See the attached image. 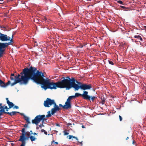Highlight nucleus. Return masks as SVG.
<instances>
[{"label": "nucleus", "mask_w": 146, "mask_h": 146, "mask_svg": "<svg viewBox=\"0 0 146 146\" xmlns=\"http://www.w3.org/2000/svg\"><path fill=\"white\" fill-rule=\"evenodd\" d=\"M44 77L42 72L37 70L36 68L32 66L29 68L27 67L17 76H14L15 81L11 84V86L21 82L26 84L31 79L37 84H41V87L44 89L43 86H45L46 79L44 78Z\"/></svg>", "instance_id": "1"}, {"label": "nucleus", "mask_w": 146, "mask_h": 146, "mask_svg": "<svg viewBox=\"0 0 146 146\" xmlns=\"http://www.w3.org/2000/svg\"><path fill=\"white\" fill-rule=\"evenodd\" d=\"M67 79H64L62 80L61 81L57 82H50L51 80L47 78L45 80V86H43L45 90L47 89H56L57 87L60 88H66L69 90L72 88H74L76 91L78 85L75 83V80L73 78L71 79L68 77H66Z\"/></svg>", "instance_id": "2"}, {"label": "nucleus", "mask_w": 146, "mask_h": 146, "mask_svg": "<svg viewBox=\"0 0 146 146\" xmlns=\"http://www.w3.org/2000/svg\"><path fill=\"white\" fill-rule=\"evenodd\" d=\"M46 120V119L45 115H39L36 116L35 119L32 120V123L33 124H35L36 125H37L41 121H44Z\"/></svg>", "instance_id": "3"}, {"label": "nucleus", "mask_w": 146, "mask_h": 146, "mask_svg": "<svg viewBox=\"0 0 146 146\" xmlns=\"http://www.w3.org/2000/svg\"><path fill=\"white\" fill-rule=\"evenodd\" d=\"M83 92L84 93L82 94L79 93H76L75 94V97H77L80 96H82L83 99L90 101V96L88 95V92L87 91H84Z\"/></svg>", "instance_id": "4"}, {"label": "nucleus", "mask_w": 146, "mask_h": 146, "mask_svg": "<svg viewBox=\"0 0 146 146\" xmlns=\"http://www.w3.org/2000/svg\"><path fill=\"white\" fill-rule=\"evenodd\" d=\"M92 88V85L91 84H87L83 83L80 86H78L76 91H78L79 89L80 88L82 90H90Z\"/></svg>", "instance_id": "5"}, {"label": "nucleus", "mask_w": 146, "mask_h": 146, "mask_svg": "<svg viewBox=\"0 0 146 146\" xmlns=\"http://www.w3.org/2000/svg\"><path fill=\"white\" fill-rule=\"evenodd\" d=\"M54 101L53 100L47 98L44 101V106L46 107H49L54 103Z\"/></svg>", "instance_id": "6"}, {"label": "nucleus", "mask_w": 146, "mask_h": 146, "mask_svg": "<svg viewBox=\"0 0 146 146\" xmlns=\"http://www.w3.org/2000/svg\"><path fill=\"white\" fill-rule=\"evenodd\" d=\"M7 42H0V57L1 56L5 51V48L7 47L8 45Z\"/></svg>", "instance_id": "7"}, {"label": "nucleus", "mask_w": 146, "mask_h": 146, "mask_svg": "<svg viewBox=\"0 0 146 146\" xmlns=\"http://www.w3.org/2000/svg\"><path fill=\"white\" fill-rule=\"evenodd\" d=\"M11 38L6 35H5L3 34L0 33V40L2 41H6L9 40Z\"/></svg>", "instance_id": "8"}, {"label": "nucleus", "mask_w": 146, "mask_h": 146, "mask_svg": "<svg viewBox=\"0 0 146 146\" xmlns=\"http://www.w3.org/2000/svg\"><path fill=\"white\" fill-rule=\"evenodd\" d=\"M71 108V105L70 102L66 101L65 103V105L63 106V108L65 109H70Z\"/></svg>", "instance_id": "9"}, {"label": "nucleus", "mask_w": 146, "mask_h": 146, "mask_svg": "<svg viewBox=\"0 0 146 146\" xmlns=\"http://www.w3.org/2000/svg\"><path fill=\"white\" fill-rule=\"evenodd\" d=\"M6 99L7 100V103L8 104L9 108H11L14 106V104L13 102H11L9 101L8 98H6Z\"/></svg>", "instance_id": "10"}, {"label": "nucleus", "mask_w": 146, "mask_h": 146, "mask_svg": "<svg viewBox=\"0 0 146 146\" xmlns=\"http://www.w3.org/2000/svg\"><path fill=\"white\" fill-rule=\"evenodd\" d=\"M25 134L21 135L20 137V138L18 140L19 141H21L22 142L25 143Z\"/></svg>", "instance_id": "11"}, {"label": "nucleus", "mask_w": 146, "mask_h": 146, "mask_svg": "<svg viewBox=\"0 0 146 146\" xmlns=\"http://www.w3.org/2000/svg\"><path fill=\"white\" fill-rule=\"evenodd\" d=\"M20 113L21 115H23V116L24 119L26 121V122L28 123V124H30L31 123V122L29 121V118L28 117L26 116L23 113Z\"/></svg>", "instance_id": "12"}, {"label": "nucleus", "mask_w": 146, "mask_h": 146, "mask_svg": "<svg viewBox=\"0 0 146 146\" xmlns=\"http://www.w3.org/2000/svg\"><path fill=\"white\" fill-rule=\"evenodd\" d=\"M17 113H20L18 111H12L11 112H7V114H9L11 116H12L16 115Z\"/></svg>", "instance_id": "13"}, {"label": "nucleus", "mask_w": 146, "mask_h": 146, "mask_svg": "<svg viewBox=\"0 0 146 146\" xmlns=\"http://www.w3.org/2000/svg\"><path fill=\"white\" fill-rule=\"evenodd\" d=\"M4 106L5 105H4L3 106L0 107V111L3 112L4 113L7 114V112L5 111Z\"/></svg>", "instance_id": "14"}, {"label": "nucleus", "mask_w": 146, "mask_h": 146, "mask_svg": "<svg viewBox=\"0 0 146 146\" xmlns=\"http://www.w3.org/2000/svg\"><path fill=\"white\" fill-rule=\"evenodd\" d=\"M53 105H54V108L55 109H56L58 111L59 110H60V108L54 102V103L53 104Z\"/></svg>", "instance_id": "15"}, {"label": "nucleus", "mask_w": 146, "mask_h": 146, "mask_svg": "<svg viewBox=\"0 0 146 146\" xmlns=\"http://www.w3.org/2000/svg\"><path fill=\"white\" fill-rule=\"evenodd\" d=\"M134 37L135 38H137L138 40H140L141 41H143V39L139 35H135L134 36Z\"/></svg>", "instance_id": "16"}, {"label": "nucleus", "mask_w": 146, "mask_h": 146, "mask_svg": "<svg viewBox=\"0 0 146 146\" xmlns=\"http://www.w3.org/2000/svg\"><path fill=\"white\" fill-rule=\"evenodd\" d=\"M57 111H58V110L55 109L54 108L52 109L51 110V114L52 115H53L54 113L56 112Z\"/></svg>", "instance_id": "17"}, {"label": "nucleus", "mask_w": 146, "mask_h": 146, "mask_svg": "<svg viewBox=\"0 0 146 146\" xmlns=\"http://www.w3.org/2000/svg\"><path fill=\"white\" fill-rule=\"evenodd\" d=\"M69 137L68 138L69 139H71L72 138H73L75 139L77 141H78V138H77V137H75V136H73L72 135H69L67 137Z\"/></svg>", "instance_id": "18"}, {"label": "nucleus", "mask_w": 146, "mask_h": 146, "mask_svg": "<svg viewBox=\"0 0 146 146\" xmlns=\"http://www.w3.org/2000/svg\"><path fill=\"white\" fill-rule=\"evenodd\" d=\"M5 83L3 81L1 80L0 81V86L3 87H5L4 86Z\"/></svg>", "instance_id": "19"}, {"label": "nucleus", "mask_w": 146, "mask_h": 146, "mask_svg": "<svg viewBox=\"0 0 146 146\" xmlns=\"http://www.w3.org/2000/svg\"><path fill=\"white\" fill-rule=\"evenodd\" d=\"M29 138L32 141H35L36 139L35 137L33 136H31Z\"/></svg>", "instance_id": "20"}, {"label": "nucleus", "mask_w": 146, "mask_h": 146, "mask_svg": "<svg viewBox=\"0 0 146 146\" xmlns=\"http://www.w3.org/2000/svg\"><path fill=\"white\" fill-rule=\"evenodd\" d=\"M14 35V34H13L12 35V38L10 40V42H9V43H7L8 44V45H9V44H10V42H13V35ZM8 46H7V47Z\"/></svg>", "instance_id": "21"}, {"label": "nucleus", "mask_w": 146, "mask_h": 146, "mask_svg": "<svg viewBox=\"0 0 146 146\" xmlns=\"http://www.w3.org/2000/svg\"><path fill=\"white\" fill-rule=\"evenodd\" d=\"M96 96L90 97V100H91L93 102L95 98H97Z\"/></svg>", "instance_id": "22"}, {"label": "nucleus", "mask_w": 146, "mask_h": 146, "mask_svg": "<svg viewBox=\"0 0 146 146\" xmlns=\"http://www.w3.org/2000/svg\"><path fill=\"white\" fill-rule=\"evenodd\" d=\"M48 114L47 115H46L45 116V117H50L51 116V114H50V111H49L48 112Z\"/></svg>", "instance_id": "23"}, {"label": "nucleus", "mask_w": 146, "mask_h": 146, "mask_svg": "<svg viewBox=\"0 0 146 146\" xmlns=\"http://www.w3.org/2000/svg\"><path fill=\"white\" fill-rule=\"evenodd\" d=\"M101 100H102V101L101 102V103L102 104H104L105 103V100L104 98H103L102 99V98H101Z\"/></svg>", "instance_id": "24"}, {"label": "nucleus", "mask_w": 146, "mask_h": 146, "mask_svg": "<svg viewBox=\"0 0 146 146\" xmlns=\"http://www.w3.org/2000/svg\"><path fill=\"white\" fill-rule=\"evenodd\" d=\"M22 133L21 135L23 134H25V128H23L21 130Z\"/></svg>", "instance_id": "25"}, {"label": "nucleus", "mask_w": 146, "mask_h": 146, "mask_svg": "<svg viewBox=\"0 0 146 146\" xmlns=\"http://www.w3.org/2000/svg\"><path fill=\"white\" fill-rule=\"evenodd\" d=\"M120 7L121 8H123V9H124V10L125 11H127V10L126 9H129L128 8V7H125V6H120Z\"/></svg>", "instance_id": "26"}, {"label": "nucleus", "mask_w": 146, "mask_h": 146, "mask_svg": "<svg viewBox=\"0 0 146 146\" xmlns=\"http://www.w3.org/2000/svg\"><path fill=\"white\" fill-rule=\"evenodd\" d=\"M117 2L119 4H122V5H124V4H123V3L121 1L118 0V1H117Z\"/></svg>", "instance_id": "27"}, {"label": "nucleus", "mask_w": 146, "mask_h": 146, "mask_svg": "<svg viewBox=\"0 0 146 146\" xmlns=\"http://www.w3.org/2000/svg\"><path fill=\"white\" fill-rule=\"evenodd\" d=\"M41 132H44L45 135L47 134V132L45 130H44V129H42L41 130Z\"/></svg>", "instance_id": "28"}, {"label": "nucleus", "mask_w": 146, "mask_h": 146, "mask_svg": "<svg viewBox=\"0 0 146 146\" xmlns=\"http://www.w3.org/2000/svg\"><path fill=\"white\" fill-rule=\"evenodd\" d=\"M64 135H67L69 134V133L67 132V131H64Z\"/></svg>", "instance_id": "29"}, {"label": "nucleus", "mask_w": 146, "mask_h": 146, "mask_svg": "<svg viewBox=\"0 0 146 146\" xmlns=\"http://www.w3.org/2000/svg\"><path fill=\"white\" fill-rule=\"evenodd\" d=\"M71 98H70V97L69 96L67 100L66 101H68V102H70V100L71 99Z\"/></svg>", "instance_id": "30"}, {"label": "nucleus", "mask_w": 146, "mask_h": 146, "mask_svg": "<svg viewBox=\"0 0 146 146\" xmlns=\"http://www.w3.org/2000/svg\"><path fill=\"white\" fill-rule=\"evenodd\" d=\"M108 62H109V63L110 64H111L112 65H114V63H113V62L112 61H110V60H109L108 61Z\"/></svg>", "instance_id": "31"}, {"label": "nucleus", "mask_w": 146, "mask_h": 146, "mask_svg": "<svg viewBox=\"0 0 146 146\" xmlns=\"http://www.w3.org/2000/svg\"><path fill=\"white\" fill-rule=\"evenodd\" d=\"M83 84V83H81L80 82H78V84H78V85H79V86H80L82 84Z\"/></svg>", "instance_id": "32"}, {"label": "nucleus", "mask_w": 146, "mask_h": 146, "mask_svg": "<svg viewBox=\"0 0 146 146\" xmlns=\"http://www.w3.org/2000/svg\"><path fill=\"white\" fill-rule=\"evenodd\" d=\"M28 124V123L27 124H25L24 125V127H25V128H26V127H28V124Z\"/></svg>", "instance_id": "33"}, {"label": "nucleus", "mask_w": 146, "mask_h": 146, "mask_svg": "<svg viewBox=\"0 0 146 146\" xmlns=\"http://www.w3.org/2000/svg\"><path fill=\"white\" fill-rule=\"evenodd\" d=\"M25 143L22 142V144L20 146H25Z\"/></svg>", "instance_id": "34"}, {"label": "nucleus", "mask_w": 146, "mask_h": 146, "mask_svg": "<svg viewBox=\"0 0 146 146\" xmlns=\"http://www.w3.org/2000/svg\"><path fill=\"white\" fill-rule=\"evenodd\" d=\"M42 19L43 20L45 21H46L47 20L46 18L45 17H43V18H42Z\"/></svg>", "instance_id": "35"}, {"label": "nucleus", "mask_w": 146, "mask_h": 146, "mask_svg": "<svg viewBox=\"0 0 146 146\" xmlns=\"http://www.w3.org/2000/svg\"><path fill=\"white\" fill-rule=\"evenodd\" d=\"M119 120L120 121H121L122 120V117L120 115H119Z\"/></svg>", "instance_id": "36"}, {"label": "nucleus", "mask_w": 146, "mask_h": 146, "mask_svg": "<svg viewBox=\"0 0 146 146\" xmlns=\"http://www.w3.org/2000/svg\"><path fill=\"white\" fill-rule=\"evenodd\" d=\"M10 78L11 80H14V78L13 76H11Z\"/></svg>", "instance_id": "37"}, {"label": "nucleus", "mask_w": 146, "mask_h": 146, "mask_svg": "<svg viewBox=\"0 0 146 146\" xmlns=\"http://www.w3.org/2000/svg\"><path fill=\"white\" fill-rule=\"evenodd\" d=\"M70 98H71V99L74 98H76V97L75 96V95L71 96H70Z\"/></svg>", "instance_id": "38"}, {"label": "nucleus", "mask_w": 146, "mask_h": 146, "mask_svg": "<svg viewBox=\"0 0 146 146\" xmlns=\"http://www.w3.org/2000/svg\"><path fill=\"white\" fill-rule=\"evenodd\" d=\"M4 108H5V109H9L10 108H8L7 107V106H4Z\"/></svg>", "instance_id": "39"}, {"label": "nucleus", "mask_w": 146, "mask_h": 146, "mask_svg": "<svg viewBox=\"0 0 146 146\" xmlns=\"http://www.w3.org/2000/svg\"><path fill=\"white\" fill-rule=\"evenodd\" d=\"M8 85H9L7 83V82L6 84H4V86H5V87H6Z\"/></svg>", "instance_id": "40"}, {"label": "nucleus", "mask_w": 146, "mask_h": 146, "mask_svg": "<svg viewBox=\"0 0 146 146\" xmlns=\"http://www.w3.org/2000/svg\"><path fill=\"white\" fill-rule=\"evenodd\" d=\"M14 108L17 109L18 108H19V107L17 106H15V107H14Z\"/></svg>", "instance_id": "41"}, {"label": "nucleus", "mask_w": 146, "mask_h": 146, "mask_svg": "<svg viewBox=\"0 0 146 146\" xmlns=\"http://www.w3.org/2000/svg\"><path fill=\"white\" fill-rule=\"evenodd\" d=\"M25 134L27 135L28 136H29L30 135V134L29 133H25Z\"/></svg>", "instance_id": "42"}, {"label": "nucleus", "mask_w": 146, "mask_h": 146, "mask_svg": "<svg viewBox=\"0 0 146 146\" xmlns=\"http://www.w3.org/2000/svg\"><path fill=\"white\" fill-rule=\"evenodd\" d=\"M11 76H14H14H15L14 75V74H11Z\"/></svg>", "instance_id": "43"}, {"label": "nucleus", "mask_w": 146, "mask_h": 146, "mask_svg": "<svg viewBox=\"0 0 146 146\" xmlns=\"http://www.w3.org/2000/svg\"><path fill=\"white\" fill-rule=\"evenodd\" d=\"M7 83H8L9 84H10V83H11V82H10V81H8V82H7Z\"/></svg>", "instance_id": "44"}, {"label": "nucleus", "mask_w": 146, "mask_h": 146, "mask_svg": "<svg viewBox=\"0 0 146 146\" xmlns=\"http://www.w3.org/2000/svg\"><path fill=\"white\" fill-rule=\"evenodd\" d=\"M59 106L62 107L63 108V106H62L61 104H59Z\"/></svg>", "instance_id": "45"}, {"label": "nucleus", "mask_w": 146, "mask_h": 146, "mask_svg": "<svg viewBox=\"0 0 146 146\" xmlns=\"http://www.w3.org/2000/svg\"><path fill=\"white\" fill-rule=\"evenodd\" d=\"M28 138V137H25V140H26V139H27Z\"/></svg>", "instance_id": "46"}, {"label": "nucleus", "mask_w": 146, "mask_h": 146, "mask_svg": "<svg viewBox=\"0 0 146 146\" xmlns=\"http://www.w3.org/2000/svg\"><path fill=\"white\" fill-rule=\"evenodd\" d=\"M78 142H79V143L80 144H81L82 145V141L80 142H78Z\"/></svg>", "instance_id": "47"}, {"label": "nucleus", "mask_w": 146, "mask_h": 146, "mask_svg": "<svg viewBox=\"0 0 146 146\" xmlns=\"http://www.w3.org/2000/svg\"><path fill=\"white\" fill-rule=\"evenodd\" d=\"M82 127L83 128H84L85 127V126L84 125H82Z\"/></svg>", "instance_id": "48"}, {"label": "nucleus", "mask_w": 146, "mask_h": 146, "mask_svg": "<svg viewBox=\"0 0 146 146\" xmlns=\"http://www.w3.org/2000/svg\"><path fill=\"white\" fill-rule=\"evenodd\" d=\"M71 125V123H68V125Z\"/></svg>", "instance_id": "49"}, {"label": "nucleus", "mask_w": 146, "mask_h": 146, "mask_svg": "<svg viewBox=\"0 0 146 146\" xmlns=\"http://www.w3.org/2000/svg\"><path fill=\"white\" fill-rule=\"evenodd\" d=\"M56 126H60V125L58 124H56Z\"/></svg>", "instance_id": "50"}, {"label": "nucleus", "mask_w": 146, "mask_h": 146, "mask_svg": "<svg viewBox=\"0 0 146 146\" xmlns=\"http://www.w3.org/2000/svg\"><path fill=\"white\" fill-rule=\"evenodd\" d=\"M2 103H0V107H2L3 106H2Z\"/></svg>", "instance_id": "51"}, {"label": "nucleus", "mask_w": 146, "mask_h": 146, "mask_svg": "<svg viewBox=\"0 0 146 146\" xmlns=\"http://www.w3.org/2000/svg\"><path fill=\"white\" fill-rule=\"evenodd\" d=\"M135 143V142L134 141V140H133V144H134Z\"/></svg>", "instance_id": "52"}, {"label": "nucleus", "mask_w": 146, "mask_h": 146, "mask_svg": "<svg viewBox=\"0 0 146 146\" xmlns=\"http://www.w3.org/2000/svg\"><path fill=\"white\" fill-rule=\"evenodd\" d=\"M54 143L55 144H58V143L57 142H56Z\"/></svg>", "instance_id": "53"}, {"label": "nucleus", "mask_w": 146, "mask_h": 146, "mask_svg": "<svg viewBox=\"0 0 146 146\" xmlns=\"http://www.w3.org/2000/svg\"><path fill=\"white\" fill-rule=\"evenodd\" d=\"M33 134L34 135H37V134L35 133H33Z\"/></svg>", "instance_id": "54"}, {"label": "nucleus", "mask_w": 146, "mask_h": 146, "mask_svg": "<svg viewBox=\"0 0 146 146\" xmlns=\"http://www.w3.org/2000/svg\"><path fill=\"white\" fill-rule=\"evenodd\" d=\"M128 139H129V137H127L126 138V140H127Z\"/></svg>", "instance_id": "55"}, {"label": "nucleus", "mask_w": 146, "mask_h": 146, "mask_svg": "<svg viewBox=\"0 0 146 146\" xmlns=\"http://www.w3.org/2000/svg\"><path fill=\"white\" fill-rule=\"evenodd\" d=\"M30 132L31 133V134L33 133H32V131H31V130L30 131Z\"/></svg>", "instance_id": "56"}, {"label": "nucleus", "mask_w": 146, "mask_h": 146, "mask_svg": "<svg viewBox=\"0 0 146 146\" xmlns=\"http://www.w3.org/2000/svg\"><path fill=\"white\" fill-rule=\"evenodd\" d=\"M9 109H6V111H8V110H9Z\"/></svg>", "instance_id": "57"}, {"label": "nucleus", "mask_w": 146, "mask_h": 146, "mask_svg": "<svg viewBox=\"0 0 146 146\" xmlns=\"http://www.w3.org/2000/svg\"><path fill=\"white\" fill-rule=\"evenodd\" d=\"M78 81H76V82L78 84Z\"/></svg>", "instance_id": "58"}, {"label": "nucleus", "mask_w": 146, "mask_h": 146, "mask_svg": "<svg viewBox=\"0 0 146 146\" xmlns=\"http://www.w3.org/2000/svg\"><path fill=\"white\" fill-rule=\"evenodd\" d=\"M2 27L3 28H5V27H1V28H2Z\"/></svg>", "instance_id": "59"}, {"label": "nucleus", "mask_w": 146, "mask_h": 146, "mask_svg": "<svg viewBox=\"0 0 146 146\" xmlns=\"http://www.w3.org/2000/svg\"><path fill=\"white\" fill-rule=\"evenodd\" d=\"M1 116H0V119H1Z\"/></svg>", "instance_id": "60"}, {"label": "nucleus", "mask_w": 146, "mask_h": 146, "mask_svg": "<svg viewBox=\"0 0 146 146\" xmlns=\"http://www.w3.org/2000/svg\"><path fill=\"white\" fill-rule=\"evenodd\" d=\"M2 30H3V29H2Z\"/></svg>", "instance_id": "61"}]
</instances>
